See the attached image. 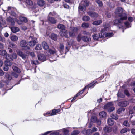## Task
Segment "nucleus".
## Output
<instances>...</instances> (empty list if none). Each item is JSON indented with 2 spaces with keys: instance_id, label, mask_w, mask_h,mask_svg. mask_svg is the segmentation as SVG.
<instances>
[{
  "instance_id": "obj_27",
  "label": "nucleus",
  "mask_w": 135,
  "mask_h": 135,
  "mask_svg": "<svg viewBox=\"0 0 135 135\" xmlns=\"http://www.w3.org/2000/svg\"><path fill=\"white\" fill-rule=\"evenodd\" d=\"M102 22L101 20H99L94 21L92 24L95 25H98L100 24Z\"/></svg>"
},
{
  "instance_id": "obj_57",
  "label": "nucleus",
  "mask_w": 135,
  "mask_h": 135,
  "mask_svg": "<svg viewBox=\"0 0 135 135\" xmlns=\"http://www.w3.org/2000/svg\"><path fill=\"white\" fill-rule=\"evenodd\" d=\"M127 128H125L123 129L121 131V133H124L127 132Z\"/></svg>"
},
{
  "instance_id": "obj_13",
  "label": "nucleus",
  "mask_w": 135,
  "mask_h": 135,
  "mask_svg": "<svg viewBox=\"0 0 135 135\" xmlns=\"http://www.w3.org/2000/svg\"><path fill=\"white\" fill-rule=\"evenodd\" d=\"M60 35L62 36H65L66 38L69 37L67 33V31L65 29L61 30L60 32Z\"/></svg>"
},
{
  "instance_id": "obj_41",
  "label": "nucleus",
  "mask_w": 135,
  "mask_h": 135,
  "mask_svg": "<svg viewBox=\"0 0 135 135\" xmlns=\"http://www.w3.org/2000/svg\"><path fill=\"white\" fill-rule=\"evenodd\" d=\"M106 37H110L112 36L113 35V33H106Z\"/></svg>"
},
{
  "instance_id": "obj_31",
  "label": "nucleus",
  "mask_w": 135,
  "mask_h": 135,
  "mask_svg": "<svg viewBox=\"0 0 135 135\" xmlns=\"http://www.w3.org/2000/svg\"><path fill=\"white\" fill-rule=\"evenodd\" d=\"M125 109L124 108H120L118 110L117 112L118 114H121L125 111Z\"/></svg>"
},
{
  "instance_id": "obj_61",
  "label": "nucleus",
  "mask_w": 135,
  "mask_h": 135,
  "mask_svg": "<svg viewBox=\"0 0 135 135\" xmlns=\"http://www.w3.org/2000/svg\"><path fill=\"white\" fill-rule=\"evenodd\" d=\"M31 63L32 64H34L35 65H36L38 63V61L37 60L32 61Z\"/></svg>"
},
{
  "instance_id": "obj_35",
  "label": "nucleus",
  "mask_w": 135,
  "mask_h": 135,
  "mask_svg": "<svg viewBox=\"0 0 135 135\" xmlns=\"http://www.w3.org/2000/svg\"><path fill=\"white\" fill-rule=\"evenodd\" d=\"M60 111V110L59 109L53 110L52 112V115H56L57 113L59 112Z\"/></svg>"
},
{
  "instance_id": "obj_55",
  "label": "nucleus",
  "mask_w": 135,
  "mask_h": 135,
  "mask_svg": "<svg viewBox=\"0 0 135 135\" xmlns=\"http://www.w3.org/2000/svg\"><path fill=\"white\" fill-rule=\"evenodd\" d=\"M64 46L63 44H60L59 46V50L61 51H63V50L64 49Z\"/></svg>"
},
{
  "instance_id": "obj_51",
  "label": "nucleus",
  "mask_w": 135,
  "mask_h": 135,
  "mask_svg": "<svg viewBox=\"0 0 135 135\" xmlns=\"http://www.w3.org/2000/svg\"><path fill=\"white\" fill-rule=\"evenodd\" d=\"M123 125L126 126V127H129L130 126V124L127 121H125L123 123Z\"/></svg>"
},
{
  "instance_id": "obj_4",
  "label": "nucleus",
  "mask_w": 135,
  "mask_h": 135,
  "mask_svg": "<svg viewBox=\"0 0 135 135\" xmlns=\"http://www.w3.org/2000/svg\"><path fill=\"white\" fill-rule=\"evenodd\" d=\"M29 40L30 41L28 42V45L31 46H34L37 42L36 38L33 36H30Z\"/></svg>"
},
{
  "instance_id": "obj_25",
  "label": "nucleus",
  "mask_w": 135,
  "mask_h": 135,
  "mask_svg": "<svg viewBox=\"0 0 135 135\" xmlns=\"http://www.w3.org/2000/svg\"><path fill=\"white\" fill-rule=\"evenodd\" d=\"M60 130H61V131H60V133L61 132H63L64 135H66L68 134L69 130H68L66 128H64Z\"/></svg>"
},
{
  "instance_id": "obj_5",
  "label": "nucleus",
  "mask_w": 135,
  "mask_h": 135,
  "mask_svg": "<svg viewBox=\"0 0 135 135\" xmlns=\"http://www.w3.org/2000/svg\"><path fill=\"white\" fill-rule=\"evenodd\" d=\"M78 29L76 27H71L69 33V37H74L75 35V33L77 32Z\"/></svg>"
},
{
  "instance_id": "obj_1",
  "label": "nucleus",
  "mask_w": 135,
  "mask_h": 135,
  "mask_svg": "<svg viewBox=\"0 0 135 135\" xmlns=\"http://www.w3.org/2000/svg\"><path fill=\"white\" fill-rule=\"evenodd\" d=\"M123 10L121 7L117 8L116 9L115 13L119 17H121L122 19H126L127 18L126 14L124 13H122Z\"/></svg>"
},
{
  "instance_id": "obj_45",
  "label": "nucleus",
  "mask_w": 135,
  "mask_h": 135,
  "mask_svg": "<svg viewBox=\"0 0 135 135\" xmlns=\"http://www.w3.org/2000/svg\"><path fill=\"white\" fill-rule=\"evenodd\" d=\"M95 83H94V82L91 83V84H89L87 86V87L89 88H93L95 86Z\"/></svg>"
},
{
  "instance_id": "obj_40",
  "label": "nucleus",
  "mask_w": 135,
  "mask_h": 135,
  "mask_svg": "<svg viewBox=\"0 0 135 135\" xmlns=\"http://www.w3.org/2000/svg\"><path fill=\"white\" fill-rule=\"evenodd\" d=\"M6 59L8 60H12V59L11 57L9 55L6 53L4 56Z\"/></svg>"
},
{
  "instance_id": "obj_46",
  "label": "nucleus",
  "mask_w": 135,
  "mask_h": 135,
  "mask_svg": "<svg viewBox=\"0 0 135 135\" xmlns=\"http://www.w3.org/2000/svg\"><path fill=\"white\" fill-rule=\"evenodd\" d=\"M42 47L40 44H37L35 47V49L37 50H41Z\"/></svg>"
},
{
  "instance_id": "obj_62",
  "label": "nucleus",
  "mask_w": 135,
  "mask_h": 135,
  "mask_svg": "<svg viewBox=\"0 0 135 135\" xmlns=\"http://www.w3.org/2000/svg\"><path fill=\"white\" fill-rule=\"evenodd\" d=\"M125 94L127 96L129 95V94L128 91L127 90H125L124 91Z\"/></svg>"
},
{
  "instance_id": "obj_22",
  "label": "nucleus",
  "mask_w": 135,
  "mask_h": 135,
  "mask_svg": "<svg viewBox=\"0 0 135 135\" xmlns=\"http://www.w3.org/2000/svg\"><path fill=\"white\" fill-rule=\"evenodd\" d=\"M125 19H122L121 20V17H120V19H116L115 21H113L114 22V25H115L119 23H120L122 22V21L123 20H125Z\"/></svg>"
},
{
  "instance_id": "obj_11",
  "label": "nucleus",
  "mask_w": 135,
  "mask_h": 135,
  "mask_svg": "<svg viewBox=\"0 0 135 135\" xmlns=\"http://www.w3.org/2000/svg\"><path fill=\"white\" fill-rule=\"evenodd\" d=\"M129 104V103L128 102L124 101L119 102L118 103V105L119 106L125 107L128 105Z\"/></svg>"
},
{
  "instance_id": "obj_10",
  "label": "nucleus",
  "mask_w": 135,
  "mask_h": 135,
  "mask_svg": "<svg viewBox=\"0 0 135 135\" xmlns=\"http://www.w3.org/2000/svg\"><path fill=\"white\" fill-rule=\"evenodd\" d=\"M20 20H17V22L19 24H21L22 22H26L27 21V20L26 18L22 17H21L19 18Z\"/></svg>"
},
{
  "instance_id": "obj_32",
  "label": "nucleus",
  "mask_w": 135,
  "mask_h": 135,
  "mask_svg": "<svg viewBox=\"0 0 135 135\" xmlns=\"http://www.w3.org/2000/svg\"><path fill=\"white\" fill-rule=\"evenodd\" d=\"M51 37L52 40L56 41L57 40V36L56 34L53 33L51 35Z\"/></svg>"
},
{
  "instance_id": "obj_48",
  "label": "nucleus",
  "mask_w": 135,
  "mask_h": 135,
  "mask_svg": "<svg viewBox=\"0 0 135 135\" xmlns=\"http://www.w3.org/2000/svg\"><path fill=\"white\" fill-rule=\"evenodd\" d=\"M9 48H16L17 47V46L14 44L11 43L9 46Z\"/></svg>"
},
{
  "instance_id": "obj_24",
  "label": "nucleus",
  "mask_w": 135,
  "mask_h": 135,
  "mask_svg": "<svg viewBox=\"0 0 135 135\" xmlns=\"http://www.w3.org/2000/svg\"><path fill=\"white\" fill-rule=\"evenodd\" d=\"M107 123L108 125L111 126L114 124V121L112 118H109L107 120Z\"/></svg>"
},
{
  "instance_id": "obj_56",
  "label": "nucleus",
  "mask_w": 135,
  "mask_h": 135,
  "mask_svg": "<svg viewBox=\"0 0 135 135\" xmlns=\"http://www.w3.org/2000/svg\"><path fill=\"white\" fill-rule=\"evenodd\" d=\"M11 75L12 76H14L15 78H17L18 76V75L16 73L12 72L11 73Z\"/></svg>"
},
{
  "instance_id": "obj_34",
  "label": "nucleus",
  "mask_w": 135,
  "mask_h": 135,
  "mask_svg": "<svg viewBox=\"0 0 135 135\" xmlns=\"http://www.w3.org/2000/svg\"><path fill=\"white\" fill-rule=\"evenodd\" d=\"M89 26V24L88 23L84 22L82 25V27L85 28H88Z\"/></svg>"
},
{
  "instance_id": "obj_42",
  "label": "nucleus",
  "mask_w": 135,
  "mask_h": 135,
  "mask_svg": "<svg viewBox=\"0 0 135 135\" xmlns=\"http://www.w3.org/2000/svg\"><path fill=\"white\" fill-rule=\"evenodd\" d=\"M92 36L93 39L94 40H97L99 37V35H98V34H95L94 35H93Z\"/></svg>"
},
{
  "instance_id": "obj_20",
  "label": "nucleus",
  "mask_w": 135,
  "mask_h": 135,
  "mask_svg": "<svg viewBox=\"0 0 135 135\" xmlns=\"http://www.w3.org/2000/svg\"><path fill=\"white\" fill-rule=\"evenodd\" d=\"M11 30L12 32L14 33H16L19 31L20 30L18 28L15 27H12L11 28Z\"/></svg>"
},
{
  "instance_id": "obj_17",
  "label": "nucleus",
  "mask_w": 135,
  "mask_h": 135,
  "mask_svg": "<svg viewBox=\"0 0 135 135\" xmlns=\"http://www.w3.org/2000/svg\"><path fill=\"white\" fill-rule=\"evenodd\" d=\"M61 131V130L51 131V133L50 134V135H61V134L60 133Z\"/></svg>"
},
{
  "instance_id": "obj_49",
  "label": "nucleus",
  "mask_w": 135,
  "mask_h": 135,
  "mask_svg": "<svg viewBox=\"0 0 135 135\" xmlns=\"http://www.w3.org/2000/svg\"><path fill=\"white\" fill-rule=\"evenodd\" d=\"M124 24L127 28H129L131 27V23L128 22H125Z\"/></svg>"
},
{
  "instance_id": "obj_60",
  "label": "nucleus",
  "mask_w": 135,
  "mask_h": 135,
  "mask_svg": "<svg viewBox=\"0 0 135 135\" xmlns=\"http://www.w3.org/2000/svg\"><path fill=\"white\" fill-rule=\"evenodd\" d=\"M56 14V12H55L53 11L50 12L49 14V16H54Z\"/></svg>"
},
{
  "instance_id": "obj_36",
  "label": "nucleus",
  "mask_w": 135,
  "mask_h": 135,
  "mask_svg": "<svg viewBox=\"0 0 135 135\" xmlns=\"http://www.w3.org/2000/svg\"><path fill=\"white\" fill-rule=\"evenodd\" d=\"M90 19V17L87 16H84L82 18V20L84 21H87Z\"/></svg>"
},
{
  "instance_id": "obj_50",
  "label": "nucleus",
  "mask_w": 135,
  "mask_h": 135,
  "mask_svg": "<svg viewBox=\"0 0 135 135\" xmlns=\"http://www.w3.org/2000/svg\"><path fill=\"white\" fill-rule=\"evenodd\" d=\"M52 112L51 111H49L47 112L46 113L44 114V115L45 116H52Z\"/></svg>"
},
{
  "instance_id": "obj_47",
  "label": "nucleus",
  "mask_w": 135,
  "mask_h": 135,
  "mask_svg": "<svg viewBox=\"0 0 135 135\" xmlns=\"http://www.w3.org/2000/svg\"><path fill=\"white\" fill-rule=\"evenodd\" d=\"M111 117L112 119H117L118 118V117L116 114H113L111 115Z\"/></svg>"
},
{
  "instance_id": "obj_12",
  "label": "nucleus",
  "mask_w": 135,
  "mask_h": 135,
  "mask_svg": "<svg viewBox=\"0 0 135 135\" xmlns=\"http://www.w3.org/2000/svg\"><path fill=\"white\" fill-rule=\"evenodd\" d=\"M91 121L93 122L96 123L98 125H100L101 124V122L98 119H97L96 116H93L91 117Z\"/></svg>"
},
{
  "instance_id": "obj_59",
  "label": "nucleus",
  "mask_w": 135,
  "mask_h": 135,
  "mask_svg": "<svg viewBox=\"0 0 135 135\" xmlns=\"http://www.w3.org/2000/svg\"><path fill=\"white\" fill-rule=\"evenodd\" d=\"M118 96V97H120L122 98H123L124 97V95L123 94H121L120 93L119 91H118L117 94Z\"/></svg>"
},
{
  "instance_id": "obj_28",
  "label": "nucleus",
  "mask_w": 135,
  "mask_h": 135,
  "mask_svg": "<svg viewBox=\"0 0 135 135\" xmlns=\"http://www.w3.org/2000/svg\"><path fill=\"white\" fill-rule=\"evenodd\" d=\"M11 40L13 41H17L18 39V37L16 35H12L10 37Z\"/></svg>"
},
{
  "instance_id": "obj_58",
  "label": "nucleus",
  "mask_w": 135,
  "mask_h": 135,
  "mask_svg": "<svg viewBox=\"0 0 135 135\" xmlns=\"http://www.w3.org/2000/svg\"><path fill=\"white\" fill-rule=\"evenodd\" d=\"M17 56L16 53H13L12 54V58L13 59H16L17 58Z\"/></svg>"
},
{
  "instance_id": "obj_26",
  "label": "nucleus",
  "mask_w": 135,
  "mask_h": 135,
  "mask_svg": "<svg viewBox=\"0 0 135 135\" xmlns=\"http://www.w3.org/2000/svg\"><path fill=\"white\" fill-rule=\"evenodd\" d=\"M12 69L13 71L17 73H20V71L18 67L16 66H13Z\"/></svg>"
},
{
  "instance_id": "obj_16",
  "label": "nucleus",
  "mask_w": 135,
  "mask_h": 135,
  "mask_svg": "<svg viewBox=\"0 0 135 135\" xmlns=\"http://www.w3.org/2000/svg\"><path fill=\"white\" fill-rule=\"evenodd\" d=\"M38 60L42 61L46 60V57L45 55L42 54H40L38 55Z\"/></svg>"
},
{
  "instance_id": "obj_15",
  "label": "nucleus",
  "mask_w": 135,
  "mask_h": 135,
  "mask_svg": "<svg viewBox=\"0 0 135 135\" xmlns=\"http://www.w3.org/2000/svg\"><path fill=\"white\" fill-rule=\"evenodd\" d=\"M6 20L8 22L10 23L11 25H13L15 21L17 22V19L15 18L14 20H13L10 17H9L7 18Z\"/></svg>"
},
{
  "instance_id": "obj_43",
  "label": "nucleus",
  "mask_w": 135,
  "mask_h": 135,
  "mask_svg": "<svg viewBox=\"0 0 135 135\" xmlns=\"http://www.w3.org/2000/svg\"><path fill=\"white\" fill-rule=\"evenodd\" d=\"M5 76V77L9 80H11L12 79V77L10 76L9 74L8 73H6Z\"/></svg>"
},
{
  "instance_id": "obj_7",
  "label": "nucleus",
  "mask_w": 135,
  "mask_h": 135,
  "mask_svg": "<svg viewBox=\"0 0 135 135\" xmlns=\"http://www.w3.org/2000/svg\"><path fill=\"white\" fill-rule=\"evenodd\" d=\"M27 43L25 40H21L20 41V46L22 47H25L26 49H29L30 48L27 46Z\"/></svg>"
},
{
  "instance_id": "obj_52",
  "label": "nucleus",
  "mask_w": 135,
  "mask_h": 135,
  "mask_svg": "<svg viewBox=\"0 0 135 135\" xmlns=\"http://www.w3.org/2000/svg\"><path fill=\"white\" fill-rule=\"evenodd\" d=\"M83 37L82 36L81 34H79L78 36L77 37V40L78 42H79L80 41L81 39H82Z\"/></svg>"
},
{
  "instance_id": "obj_9",
  "label": "nucleus",
  "mask_w": 135,
  "mask_h": 135,
  "mask_svg": "<svg viewBox=\"0 0 135 135\" xmlns=\"http://www.w3.org/2000/svg\"><path fill=\"white\" fill-rule=\"evenodd\" d=\"M17 52L19 56L23 59H26L27 56V55L26 54L23 53L20 50L17 51Z\"/></svg>"
},
{
  "instance_id": "obj_2",
  "label": "nucleus",
  "mask_w": 135,
  "mask_h": 135,
  "mask_svg": "<svg viewBox=\"0 0 135 135\" xmlns=\"http://www.w3.org/2000/svg\"><path fill=\"white\" fill-rule=\"evenodd\" d=\"M113 105V104L112 102H109L104 105V109L107 110L108 112H111L115 109V108Z\"/></svg>"
},
{
  "instance_id": "obj_23",
  "label": "nucleus",
  "mask_w": 135,
  "mask_h": 135,
  "mask_svg": "<svg viewBox=\"0 0 135 135\" xmlns=\"http://www.w3.org/2000/svg\"><path fill=\"white\" fill-rule=\"evenodd\" d=\"M99 114L100 117L105 118L106 117L107 114L105 112L103 111L100 112Z\"/></svg>"
},
{
  "instance_id": "obj_30",
  "label": "nucleus",
  "mask_w": 135,
  "mask_h": 135,
  "mask_svg": "<svg viewBox=\"0 0 135 135\" xmlns=\"http://www.w3.org/2000/svg\"><path fill=\"white\" fill-rule=\"evenodd\" d=\"M82 39L84 41L86 42H89L91 40V39L90 38L87 37L85 36L83 37L82 38Z\"/></svg>"
},
{
  "instance_id": "obj_6",
  "label": "nucleus",
  "mask_w": 135,
  "mask_h": 135,
  "mask_svg": "<svg viewBox=\"0 0 135 135\" xmlns=\"http://www.w3.org/2000/svg\"><path fill=\"white\" fill-rule=\"evenodd\" d=\"M11 63L9 61H6L4 62L3 70L5 71H7L9 69V66H11Z\"/></svg>"
},
{
  "instance_id": "obj_21",
  "label": "nucleus",
  "mask_w": 135,
  "mask_h": 135,
  "mask_svg": "<svg viewBox=\"0 0 135 135\" xmlns=\"http://www.w3.org/2000/svg\"><path fill=\"white\" fill-rule=\"evenodd\" d=\"M48 52L51 55H53L56 54L57 51L55 49H50L48 50Z\"/></svg>"
},
{
  "instance_id": "obj_37",
  "label": "nucleus",
  "mask_w": 135,
  "mask_h": 135,
  "mask_svg": "<svg viewBox=\"0 0 135 135\" xmlns=\"http://www.w3.org/2000/svg\"><path fill=\"white\" fill-rule=\"evenodd\" d=\"M57 28L61 30L65 29L64 25L62 24H59L58 25Z\"/></svg>"
},
{
  "instance_id": "obj_63",
  "label": "nucleus",
  "mask_w": 135,
  "mask_h": 135,
  "mask_svg": "<svg viewBox=\"0 0 135 135\" xmlns=\"http://www.w3.org/2000/svg\"><path fill=\"white\" fill-rule=\"evenodd\" d=\"M4 72L1 69H0V76H2L4 74Z\"/></svg>"
},
{
  "instance_id": "obj_53",
  "label": "nucleus",
  "mask_w": 135,
  "mask_h": 135,
  "mask_svg": "<svg viewBox=\"0 0 135 135\" xmlns=\"http://www.w3.org/2000/svg\"><path fill=\"white\" fill-rule=\"evenodd\" d=\"M104 129L106 132H110V128L108 127H105L104 128Z\"/></svg>"
},
{
  "instance_id": "obj_39",
  "label": "nucleus",
  "mask_w": 135,
  "mask_h": 135,
  "mask_svg": "<svg viewBox=\"0 0 135 135\" xmlns=\"http://www.w3.org/2000/svg\"><path fill=\"white\" fill-rule=\"evenodd\" d=\"M7 52L5 50H0V55L2 56H5Z\"/></svg>"
},
{
  "instance_id": "obj_44",
  "label": "nucleus",
  "mask_w": 135,
  "mask_h": 135,
  "mask_svg": "<svg viewBox=\"0 0 135 135\" xmlns=\"http://www.w3.org/2000/svg\"><path fill=\"white\" fill-rule=\"evenodd\" d=\"M80 133V131L78 130H74L72 133V135H76Z\"/></svg>"
},
{
  "instance_id": "obj_8",
  "label": "nucleus",
  "mask_w": 135,
  "mask_h": 135,
  "mask_svg": "<svg viewBox=\"0 0 135 135\" xmlns=\"http://www.w3.org/2000/svg\"><path fill=\"white\" fill-rule=\"evenodd\" d=\"M107 30V28H104L102 29V32L100 33L99 34V37L102 38H104L106 37V32L104 31H106Z\"/></svg>"
},
{
  "instance_id": "obj_29",
  "label": "nucleus",
  "mask_w": 135,
  "mask_h": 135,
  "mask_svg": "<svg viewBox=\"0 0 135 135\" xmlns=\"http://www.w3.org/2000/svg\"><path fill=\"white\" fill-rule=\"evenodd\" d=\"M37 3L40 6H42L45 4V2L42 0H39L38 1Z\"/></svg>"
},
{
  "instance_id": "obj_3",
  "label": "nucleus",
  "mask_w": 135,
  "mask_h": 135,
  "mask_svg": "<svg viewBox=\"0 0 135 135\" xmlns=\"http://www.w3.org/2000/svg\"><path fill=\"white\" fill-rule=\"evenodd\" d=\"M89 2L88 1L84 0L82 1L79 4V11H83L86 6H88Z\"/></svg>"
},
{
  "instance_id": "obj_18",
  "label": "nucleus",
  "mask_w": 135,
  "mask_h": 135,
  "mask_svg": "<svg viewBox=\"0 0 135 135\" xmlns=\"http://www.w3.org/2000/svg\"><path fill=\"white\" fill-rule=\"evenodd\" d=\"M42 46L44 49L47 50L49 48V46L47 44L45 41H43L42 43Z\"/></svg>"
},
{
  "instance_id": "obj_38",
  "label": "nucleus",
  "mask_w": 135,
  "mask_h": 135,
  "mask_svg": "<svg viewBox=\"0 0 135 135\" xmlns=\"http://www.w3.org/2000/svg\"><path fill=\"white\" fill-rule=\"evenodd\" d=\"M26 3L28 5L30 6H32L33 5V2L30 0H26Z\"/></svg>"
},
{
  "instance_id": "obj_64",
  "label": "nucleus",
  "mask_w": 135,
  "mask_h": 135,
  "mask_svg": "<svg viewBox=\"0 0 135 135\" xmlns=\"http://www.w3.org/2000/svg\"><path fill=\"white\" fill-rule=\"evenodd\" d=\"M131 133L135 135V129H132L131 130Z\"/></svg>"
},
{
  "instance_id": "obj_54",
  "label": "nucleus",
  "mask_w": 135,
  "mask_h": 135,
  "mask_svg": "<svg viewBox=\"0 0 135 135\" xmlns=\"http://www.w3.org/2000/svg\"><path fill=\"white\" fill-rule=\"evenodd\" d=\"M92 131L90 129H88L86 131V133L87 134H92Z\"/></svg>"
},
{
  "instance_id": "obj_19",
  "label": "nucleus",
  "mask_w": 135,
  "mask_h": 135,
  "mask_svg": "<svg viewBox=\"0 0 135 135\" xmlns=\"http://www.w3.org/2000/svg\"><path fill=\"white\" fill-rule=\"evenodd\" d=\"M48 20L52 24L55 23L56 22V20L52 17H48Z\"/></svg>"
},
{
  "instance_id": "obj_14",
  "label": "nucleus",
  "mask_w": 135,
  "mask_h": 135,
  "mask_svg": "<svg viewBox=\"0 0 135 135\" xmlns=\"http://www.w3.org/2000/svg\"><path fill=\"white\" fill-rule=\"evenodd\" d=\"M87 14L92 17L96 18L98 17V14L96 12L91 11L87 12Z\"/></svg>"
},
{
  "instance_id": "obj_33",
  "label": "nucleus",
  "mask_w": 135,
  "mask_h": 135,
  "mask_svg": "<svg viewBox=\"0 0 135 135\" xmlns=\"http://www.w3.org/2000/svg\"><path fill=\"white\" fill-rule=\"evenodd\" d=\"M96 2L98 4L99 7H102L103 4L101 0H95Z\"/></svg>"
}]
</instances>
